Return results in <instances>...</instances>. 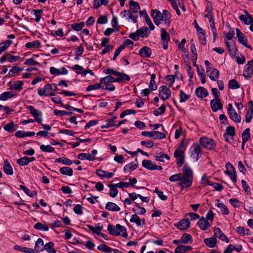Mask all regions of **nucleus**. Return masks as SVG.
Wrapping results in <instances>:
<instances>
[{"mask_svg":"<svg viewBox=\"0 0 253 253\" xmlns=\"http://www.w3.org/2000/svg\"><path fill=\"white\" fill-rule=\"evenodd\" d=\"M135 207L136 208H133L132 210L134 212L136 213L135 214L142 215L146 212V210L144 208L140 207L138 204H136Z\"/></svg>","mask_w":253,"mask_h":253,"instance_id":"62","label":"nucleus"},{"mask_svg":"<svg viewBox=\"0 0 253 253\" xmlns=\"http://www.w3.org/2000/svg\"><path fill=\"white\" fill-rule=\"evenodd\" d=\"M215 206L220 210L223 214L227 215L229 214V211L227 207L223 203L220 202L219 200H216Z\"/></svg>","mask_w":253,"mask_h":253,"instance_id":"30","label":"nucleus"},{"mask_svg":"<svg viewBox=\"0 0 253 253\" xmlns=\"http://www.w3.org/2000/svg\"><path fill=\"white\" fill-rule=\"evenodd\" d=\"M195 93L198 98L202 99L208 95L209 92L205 87L200 86L196 89Z\"/></svg>","mask_w":253,"mask_h":253,"instance_id":"24","label":"nucleus"},{"mask_svg":"<svg viewBox=\"0 0 253 253\" xmlns=\"http://www.w3.org/2000/svg\"><path fill=\"white\" fill-rule=\"evenodd\" d=\"M41 46V43L38 40L27 42L25 44V47L27 48H39Z\"/></svg>","mask_w":253,"mask_h":253,"instance_id":"53","label":"nucleus"},{"mask_svg":"<svg viewBox=\"0 0 253 253\" xmlns=\"http://www.w3.org/2000/svg\"><path fill=\"white\" fill-rule=\"evenodd\" d=\"M9 84L11 89L20 91L23 89L24 83L22 81H16L9 82Z\"/></svg>","mask_w":253,"mask_h":253,"instance_id":"25","label":"nucleus"},{"mask_svg":"<svg viewBox=\"0 0 253 253\" xmlns=\"http://www.w3.org/2000/svg\"><path fill=\"white\" fill-rule=\"evenodd\" d=\"M116 230H117V232L119 233V235H121L124 237L127 236L126 230L125 226L117 224L116 225Z\"/></svg>","mask_w":253,"mask_h":253,"instance_id":"55","label":"nucleus"},{"mask_svg":"<svg viewBox=\"0 0 253 253\" xmlns=\"http://www.w3.org/2000/svg\"><path fill=\"white\" fill-rule=\"evenodd\" d=\"M151 16L153 17L154 23L156 25H159L161 22L163 23V17L161 12L157 9L152 11Z\"/></svg>","mask_w":253,"mask_h":253,"instance_id":"14","label":"nucleus"},{"mask_svg":"<svg viewBox=\"0 0 253 253\" xmlns=\"http://www.w3.org/2000/svg\"><path fill=\"white\" fill-rule=\"evenodd\" d=\"M120 74L121 75H117L119 77L118 78H113V83L114 82L121 83L124 80H126V81L130 80V78L125 73H120Z\"/></svg>","mask_w":253,"mask_h":253,"instance_id":"49","label":"nucleus"},{"mask_svg":"<svg viewBox=\"0 0 253 253\" xmlns=\"http://www.w3.org/2000/svg\"><path fill=\"white\" fill-rule=\"evenodd\" d=\"M129 221L131 223H134L136 226L139 227L145 224V220L144 218L141 219L137 214L132 215Z\"/></svg>","mask_w":253,"mask_h":253,"instance_id":"21","label":"nucleus"},{"mask_svg":"<svg viewBox=\"0 0 253 253\" xmlns=\"http://www.w3.org/2000/svg\"><path fill=\"white\" fill-rule=\"evenodd\" d=\"M183 148V142L180 143V145L175 150L174 156L176 159V164L178 167H181L184 162V152Z\"/></svg>","mask_w":253,"mask_h":253,"instance_id":"2","label":"nucleus"},{"mask_svg":"<svg viewBox=\"0 0 253 253\" xmlns=\"http://www.w3.org/2000/svg\"><path fill=\"white\" fill-rule=\"evenodd\" d=\"M182 171L179 185L182 188H188L191 186L193 182L194 177L193 170L187 164H185L182 167Z\"/></svg>","mask_w":253,"mask_h":253,"instance_id":"1","label":"nucleus"},{"mask_svg":"<svg viewBox=\"0 0 253 253\" xmlns=\"http://www.w3.org/2000/svg\"><path fill=\"white\" fill-rule=\"evenodd\" d=\"M18 128V126L15 125L13 121H11L3 126V129L9 132H12L15 131Z\"/></svg>","mask_w":253,"mask_h":253,"instance_id":"36","label":"nucleus"},{"mask_svg":"<svg viewBox=\"0 0 253 253\" xmlns=\"http://www.w3.org/2000/svg\"><path fill=\"white\" fill-rule=\"evenodd\" d=\"M142 166L144 168L151 170L162 169V167L161 166H157L155 163L149 160H144L142 162Z\"/></svg>","mask_w":253,"mask_h":253,"instance_id":"9","label":"nucleus"},{"mask_svg":"<svg viewBox=\"0 0 253 253\" xmlns=\"http://www.w3.org/2000/svg\"><path fill=\"white\" fill-rule=\"evenodd\" d=\"M250 129L249 128H247L245 129L243 132L242 134V141H244V143H246L250 138Z\"/></svg>","mask_w":253,"mask_h":253,"instance_id":"63","label":"nucleus"},{"mask_svg":"<svg viewBox=\"0 0 253 253\" xmlns=\"http://www.w3.org/2000/svg\"><path fill=\"white\" fill-rule=\"evenodd\" d=\"M102 88H103V86H102V85H101V84L99 83L88 85L86 88V91H90L91 90H97L99 89H102Z\"/></svg>","mask_w":253,"mask_h":253,"instance_id":"61","label":"nucleus"},{"mask_svg":"<svg viewBox=\"0 0 253 253\" xmlns=\"http://www.w3.org/2000/svg\"><path fill=\"white\" fill-rule=\"evenodd\" d=\"M216 239L215 237L206 238L204 240L205 244L209 248H213L216 246Z\"/></svg>","mask_w":253,"mask_h":253,"instance_id":"32","label":"nucleus"},{"mask_svg":"<svg viewBox=\"0 0 253 253\" xmlns=\"http://www.w3.org/2000/svg\"><path fill=\"white\" fill-rule=\"evenodd\" d=\"M207 75L212 81H216L219 77V72L215 68H211L207 71Z\"/></svg>","mask_w":253,"mask_h":253,"instance_id":"22","label":"nucleus"},{"mask_svg":"<svg viewBox=\"0 0 253 253\" xmlns=\"http://www.w3.org/2000/svg\"><path fill=\"white\" fill-rule=\"evenodd\" d=\"M113 77L111 75H108L104 78H100V83L101 84V85L106 86L110 83H113Z\"/></svg>","mask_w":253,"mask_h":253,"instance_id":"42","label":"nucleus"},{"mask_svg":"<svg viewBox=\"0 0 253 253\" xmlns=\"http://www.w3.org/2000/svg\"><path fill=\"white\" fill-rule=\"evenodd\" d=\"M141 134L143 136L153 138L155 139H162L166 137L165 133L157 131H142Z\"/></svg>","mask_w":253,"mask_h":253,"instance_id":"6","label":"nucleus"},{"mask_svg":"<svg viewBox=\"0 0 253 253\" xmlns=\"http://www.w3.org/2000/svg\"><path fill=\"white\" fill-rule=\"evenodd\" d=\"M38 93L40 96H51L55 95L52 90L50 84H46L42 88H39Z\"/></svg>","mask_w":253,"mask_h":253,"instance_id":"8","label":"nucleus"},{"mask_svg":"<svg viewBox=\"0 0 253 253\" xmlns=\"http://www.w3.org/2000/svg\"><path fill=\"white\" fill-rule=\"evenodd\" d=\"M116 118H117L116 117H114L112 119L106 120L105 121L106 124L104 125H102L101 126V128H109V127L113 126H116L115 119Z\"/></svg>","mask_w":253,"mask_h":253,"instance_id":"54","label":"nucleus"},{"mask_svg":"<svg viewBox=\"0 0 253 253\" xmlns=\"http://www.w3.org/2000/svg\"><path fill=\"white\" fill-rule=\"evenodd\" d=\"M110 189L109 195L110 197L112 198H115L117 196L118 193V190L116 188H117L115 184H112L108 185Z\"/></svg>","mask_w":253,"mask_h":253,"instance_id":"56","label":"nucleus"},{"mask_svg":"<svg viewBox=\"0 0 253 253\" xmlns=\"http://www.w3.org/2000/svg\"><path fill=\"white\" fill-rule=\"evenodd\" d=\"M190 157L195 161H197L200 155L202 153V150L200 146L198 144H194L190 147Z\"/></svg>","mask_w":253,"mask_h":253,"instance_id":"4","label":"nucleus"},{"mask_svg":"<svg viewBox=\"0 0 253 253\" xmlns=\"http://www.w3.org/2000/svg\"><path fill=\"white\" fill-rule=\"evenodd\" d=\"M17 96V94L16 93L10 91H5L0 94V101H6Z\"/></svg>","mask_w":253,"mask_h":253,"instance_id":"26","label":"nucleus"},{"mask_svg":"<svg viewBox=\"0 0 253 253\" xmlns=\"http://www.w3.org/2000/svg\"><path fill=\"white\" fill-rule=\"evenodd\" d=\"M14 249L16 251L26 253H35L34 249L27 247H22L18 245L15 246L14 247Z\"/></svg>","mask_w":253,"mask_h":253,"instance_id":"47","label":"nucleus"},{"mask_svg":"<svg viewBox=\"0 0 253 253\" xmlns=\"http://www.w3.org/2000/svg\"><path fill=\"white\" fill-rule=\"evenodd\" d=\"M23 70V69L18 66H13L9 71L8 76L9 77L16 76Z\"/></svg>","mask_w":253,"mask_h":253,"instance_id":"37","label":"nucleus"},{"mask_svg":"<svg viewBox=\"0 0 253 253\" xmlns=\"http://www.w3.org/2000/svg\"><path fill=\"white\" fill-rule=\"evenodd\" d=\"M59 171L62 174L69 176H72L73 174V169L71 168L68 167H63L59 169Z\"/></svg>","mask_w":253,"mask_h":253,"instance_id":"45","label":"nucleus"},{"mask_svg":"<svg viewBox=\"0 0 253 253\" xmlns=\"http://www.w3.org/2000/svg\"><path fill=\"white\" fill-rule=\"evenodd\" d=\"M226 168L225 173L229 175L234 182H236L237 181L236 173L233 166L228 162L226 164Z\"/></svg>","mask_w":253,"mask_h":253,"instance_id":"11","label":"nucleus"},{"mask_svg":"<svg viewBox=\"0 0 253 253\" xmlns=\"http://www.w3.org/2000/svg\"><path fill=\"white\" fill-rule=\"evenodd\" d=\"M3 171L7 175H12L13 173V169L7 160L4 162Z\"/></svg>","mask_w":253,"mask_h":253,"instance_id":"38","label":"nucleus"},{"mask_svg":"<svg viewBox=\"0 0 253 253\" xmlns=\"http://www.w3.org/2000/svg\"><path fill=\"white\" fill-rule=\"evenodd\" d=\"M192 250V248L190 246L179 245L174 250L175 253H186Z\"/></svg>","mask_w":253,"mask_h":253,"instance_id":"29","label":"nucleus"},{"mask_svg":"<svg viewBox=\"0 0 253 253\" xmlns=\"http://www.w3.org/2000/svg\"><path fill=\"white\" fill-rule=\"evenodd\" d=\"M161 39L162 46L164 49H167L168 47V42L170 40V36L169 34L163 28L161 29Z\"/></svg>","mask_w":253,"mask_h":253,"instance_id":"10","label":"nucleus"},{"mask_svg":"<svg viewBox=\"0 0 253 253\" xmlns=\"http://www.w3.org/2000/svg\"><path fill=\"white\" fill-rule=\"evenodd\" d=\"M223 36L224 37L225 42H226L227 41H232V39L234 36V32L233 31H229L228 32H224Z\"/></svg>","mask_w":253,"mask_h":253,"instance_id":"64","label":"nucleus"},{"mask_svg":"<svg viewBox=\"0 0 253 253\" xmlns=\"http://www.w3.org/2000/svg\"><path fill=\"white\" fill-rule=\"evenodd\" d=\"M236 31L237 37L238 39L239 42L241 43L243 45H245V46L248 47L247 43V40L246 38L245 35L241 32V31L238 28H236Z\"/></svg>","mask_w":253,"mask_h":253,"instance_id":"27","label":"nucleus"},{"mask_svg":"<svg viewBox=\"0 0 253 253\" xmlns=\"http://www.w3.org/2000/svg\"><path fill=\"white\" fill-rule=\"evenodd\" d=\"M214 235L221 240L225 241L227 243L229 242V240L227 236L223 234L219 228H215L214 230Z\"/></svg>","mask_w":253,"mask_h":253,"instance_id":"28","label":"nucleus"},{"mask_svg":"<svg viewBox=\"0 0 253 253\" xmlns=\"http://www.w3.org/2000/svg\"><path fill=\"white\" fill-rule=\"evenodd\" d=\"M96 175L99 177L111 178L114 175L113 172H108L101 169H97L95 172Z\"/></svg>","mask_w":253,"mask_h":253,"instance_id":"39","label":"nucleus"},{"mask_svg":"<svg viewBox=\"0 0 253 253\" xmlns=\"http://www.w3.org/2000/svg\"><path fill=\"white\" fill-rule=\"evenodd\" d=\"M239 19L247 25H250L251 23H253V18L250 14H247V15L242 14L239 16Z\"/></svg>","mask_w":253,"mask_h":253,"instance_id":"43","label":"nucleus"},{"mask_svg":"<svg viewBox=\"0 0 253 253\" xmlns=\"http://www.w3.org/2000/svg\"><path fill=\"white\" fill-rule=\"evenodd\" d=\"M43 241L41 238H39L35 243L34 251L42 252L43 251Z\"/></svg>","mask_w":253,"mask_h":253,"instance_id":"50","label":"nucleus"},{"mask_svg":"<svg viewBox=\"0 0 253 253\" xmlns=\"http://www.w3.org/2000/svg\"><path fill=\"white\" fill-rule=\"evenodd\" d=\"M105 209L111 211H120V208L115 203L109 202L105 205Z\"/></svg>","mask_w":253,"mask_h":253,"instance_id":"33","label":"nucleus"},{"mask_svg":"<svg viewBox=\"0 0 253 253\" xmlns=\"http://www.w3.org/2000/svg\"><path fill=\"white\" fill-rule=\"evenodd\" d=\"M97 249L98 250L105 253H111L114 250L109 246L104 244H102L97 246Z\"/></svg>","mask_w":253,"mask_h":253,"instance_id":"51","label":"nucleus"},{"mask_svg":"<svg viewBox=\"0 0 253 253\" xmlns=\"http://www.w3.org/2000/svg\"><path fill=\"white\" fill-rule=\"evenodd\" d=\"M243 247L241 245L230 244L225 249L224 253H231L233 251L240 253Z\"/></svg>","mask_w":253,"mask_h":253,"instance_id":"23","label":"nucleus"},{"mask_svg":"<svg viewBox=\"0 0 253 253\" xmlns=\"http://www.w3.org/2000/svg\"><path fill=\"white\" fill-rule=\"evenodd\" d=\"M19 187L21 189L24 191L26 194L30 197H33L34 196L37 195V191H34L33 192H31L29 189L23 185H20Z\"/></svg>","mask_w":253,"mask_h":253,"instance_id":"60","label":"nucleus"},{"mask_svg":"<svg viewBox=\"0 0 253 253\" xmlns=\"http://www.w3.org/2000/svg\"><path fill=\"white\" fill-rule=\"evenodd\" d=\"M46 250L48 253H56V250L54 248V244L52 242L46 243L43 246V250Z\"/></svg>","mask_w":253,"mask_h":253,"instance_id":"52","label":"nucleus"},{"mask_svg":"<svg viewBox=\"0 0 253 253\" xmlns=\"http://www.w3.org/2000/svg\"><path fill=\"white\" fill-rule=\"evenodd\" d=\"M207 18L209 19V21L210 24V27L211 28V30L212 32V33L213 34V41H215V39L216 37H217V34H216V29L214 25V22L213 19V15L211 16L210 15H209V17H207Z\"/></svg>","mask_w":253,"mask_h":253,"instance_id":"41","label":"nucleus"},{"mask_svg":"<svg viewBox=\"0 0 253 253\" xmlns=\"http://www.w3.org/2000/svg\"><path fill=\"white\" fill-rule=\"evenodd\" d=\"M228 114L230 119L236 123H240L241 121V117L239 115L231 104H229L227 107Z\"/></svg>","mask_w":253,"mask_h":253,"instance_id":"5","label":"nucleus"},{"mask_svg":"<svg viewBox=\"0 0 253 253\" xmlns=\"http://www.w3.org/2000/svg\"><path fill=\"white\" fill-rule=\"evenodd\" d=\"M27 108L29 109L30 114L34 117L37 122L41 124L42 121V112L36 109L33 106H27Z\"/></svg>","mask_w":253,"mask_h":253,"instance_id":"7","label":"nucleus"},{"mask_svg":"<svg viewBox=\"0 0 253 253\" xmlns=\"http://www.w3.org/2000/svg\"><path fill=\"white\" fill-rule=\"evenodd\" d=\"M253 74V59L245 66L243 75L246 79H250Z\"/></svg>","mask_w":253,"mask_h":253,"instance_id":"13","label":"nucleus"},{"mask_svg":"<svg viewBox=\"0 0 253 253\" xmlns=\"http://www.w3.org/2000/svg\"><path fill=\"white\" fill-rule=\"evenodd\" d=\"M129 7L130 10L133 13H137L138 10L140 9L138 3L133 0L129 1Z\"/></svg>","mask_w":253,"mask_h":253,"instance_id":"59","label":"nucleus"},{"mask_svg":"<svg viewBox=\"0 0 253 253\" xmlns=\"http://www.w3.org/2000/svg\"><path fill=\"white\" fill-rule=\"evenodd\" d=\"M199 143L204 148L208 150H212L215 147L214 141L207 137H202L199 139Z\"/></svg>","mask_w":253,"mask_h":253,"instance_id":"3","label":"nucleus"},{"mask_svg":"<svg viewBox=\"0 0 253 253\" xmlns=\"http://www.w3.org/2000/svg\"><path fill=\"white\" fill-rule=\"evenodd\" d=\"M138 162L136 159L135 161L127 164L124 167L123 170L125 173H129L134 170L138 167Z\"/></svg>","mask_w":253,"mask_h":253,"instance_id":"18","label":"nucleus"},{"mask_svg":"<svg viewBox=\"0 0 253 253\" xmlns=\"http://www.w3.org/2000/svg\"><path fill=\"white\" fill-rule=\"evenodd\" d=\"M213 10L212 4L211 2L208 1L207 3V6L205 9V13H206L204 17L205 18H207L209 17V15L211 16H212V11Z\"/></svg>","mask_w":253,"mask_h":253,"instance_id":"58","label":"nucleus"},{"mask_svg":"<svg viewBox=\"0 0 253 253\" xmlns=\"http://www.w3.org/2000/svg\"><path fill=\"white\" fill-rule=\"evenodd\" d=\"M198 224L200 228L202 230H205L211 226L210 223L205 218L202 217L199 219Z\"/></svg>","mask_w":253,"mask_h":253,"instance_id":"31","label":"nucleus"},{"mask_svg":"<svg viewBox=\"0 0 253 253\" xmlns=\"http://www.w3.org/2000/svg\"><path fill=\"white\" fill-rule=\"evenodd\" d=\"M159 95L161 99L165 100L170 97L171 91L166 86L162 85L160 87Z\"/></svg>","mask_w":253,"mask_h":253,"instance_id":"12","label":"nucleus"},{"mask_svg":"<svg viewBox=\"0 0 253 253\" xmlns=\"http://www.w3.org/2000/svg\"><path fill=\"white\" fill-rule=\"evenodd\" d=\"M155 158L156 161L161 162H164L165 159L167 160H169L170 159V157L168 155L164 153L163 152L156 153L155 155Z\"/></svg>","mask_w":253,"mask_h":253,"instance_id":"40","label":"nucleus"},{"mask_svg":"<svg viewBox=\"0 0 253 253\" xmlns=\"http://www.w3.org/2000/svg\"><path fill=\"white\" fill-rule=\"evenodd\" d=\"M175 226L181 230H185L190 226V221L187 219H182L175 224Z\"/></svg>","mask_w":253,"mask_h":253,"instance_id":"19","label":"nucleus"},{"mask_svg":"<svg viewBox=\"0 0 253 253\" xmlns=\"http://www.w3.org/2000/svg\"><path fill=\"white\" fill-rule=\"evenodd\" d=\"M151 53V49L147 46L141 48L139 51V54L141 56L146 58L150 57Z\"/></svg>","mask_w":253,"mask_h":253,"instance_id":"34","label":"nucleus"},{"mask_svg":"<svg viewBox=\"0 0 253 253\" xmlns=\"http://www.w3.org/2000/svg\"><path fill=\"white\" fill-rule=\"evenodd\" d=\"M55 163H62L66 166H71L73 164V162L69 159L66 157H60L55 159Z\"/></svg>","mask_w":253,"mask_h":253,"instance_id":"48","label":"nucleus"},{"mask_svg":"<svg viewBox=\"0 0 253 253\" xmlns=\"http://www.w3.org/2000/svg\"><path fill=\"white\" fill-rule=\"evenodd\" d=\"M137 31V34H138V36L141 38H147L150 34L148 29L145 26L140 28Z\"/></svg>","mask_w":253,"mask_h":253,"instance_id":"35","label":"nucleus"},{"mask_svg":"<svg viewBox=\"0 0 253 253\" xmlns=\"http://www.w3.org/2000/svg\"><path fill=\"white\" fill-rule=\"evenodd\" d=\"M210 104L212 111L214 112L222 108V104L220 99H212L211 101Z\"/></svg>","mask_w":253,"mask_h":253,"instance_id":"20","label":"nucleus"},{"mask_svg":"<svg viewBox=\"0 0 253 253\" xmlns=\"http://www.w3.org/2000/svg\"><path fill=\"white\" fill-rule=\"evenodd\" d=\"M235 134V128L232 126H229L226 129V132L224 134L225 140L230 142L232 140V137Z\"/></svg>","mask_w":253,"mask_h":253,"instance_id":"17","label":"nucleus"},{"mask_svg":"<svg viewBox=\"0 0 253 253\" xmlns=\"http://www.w3.org/2000/svg\"><path fill=\"white\" fill-rule=\"evenodd\" d=\"M229 54L232 57H235L237 52V48H236L235 43L234 41H227L225 42Z\"/></svg>","mask_w":253,"mask_h":253,"instance_id":"15","label":"nucleus"},{"mask_svg":"<svg viewBox=\"0 0 253 253\" xmlns=\"http://www.w3.org/2000/svg\"><path fill=\"white\" fill-rule=\"evenodd\" d=\"M86 226L93 233H95L97 235L100 234V232L103 229V226H102L100 223H98V224H96L95 227H93L90 225H87Z\"/></svg>","mask_w":253,"mask_h":253,"instance_id":"44","label":"nucleus"},{"mask_svg":"<svg viewBox=\"0 0 253 253\" xmlns=\"http://www.w3.org/2000/svg\"><path fill=\"white\" fill-rule=\"evenodd\" d=\"M163 24L168 27L170 24V14L167 10H164L163 11Z\"/></svg>","mask_w":253,"mask_h":253,"instance_id":"46","label":"nucleus"},{"mask_svg":"<svg viewBox=\"0 0 253 253\" xmlns=\"http://www.w3.org/2000/svg\"><path fill=\"white\" fill-rule=\"evenodd\" d=\"M181 240L183 244L192 243L193 242L192 236L188 234L184 233L181 237Z\"/></svg>","mask_w":253,"mask_h":253,"instance_id":"57","label":"nucleus"},{"mask_svg":"<svg viewBox=\"0 0 253 253\" xmlns=\"http://www.w3.org/2000/svg\"><path fill=\"white\" fill-rule=\"evenodd\" d=\"M49 71L51 74L55 76L61 75H67L68 73V70L65 67L57 69L54 67H51Z\"/></svg>","mask_w":253,"mask_h":253,"instance_id":"16","label":"nucleus"}]
</instances>
